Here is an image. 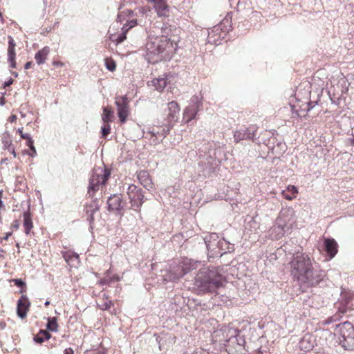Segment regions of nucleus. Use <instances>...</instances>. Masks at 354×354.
Wrapping results in <instances>:
<instances>
[{"label":"nucleus","instance_id":"f257e3e1","mask_svg":"<svg viewBox=\"0 0 354 354\" xmlns=\"http://www.w3.org/2000/svg\"><path fill=\"white\" fill-rule=\"evenodd\" d=\"M290 265L292 278L301 286H315L322 280V272L313 268L312 260L305 253L295 251Z\"/></svg>","mask_w":354,"mask_h":354},{"label":"nucleus","instance_id":"f03ea898","mask_svg":"<svg viewBox=\"0 0 354 354\" xmlns=\"http://www.w3.org/2000/svg\"><path fill=\"white\" fill-rule=\"evenodd\" d=\"M111 171L106 168L97 167L93 169L89 178L87 195L91 198L85 205L87 220L91 225L94 222V214L99 211L100 205L97 198L93 199L95 192L104 186L110 177Z\"/></svg>","mask_w":354,"mask_h":354},{"label":"nucleus","instance_id":"7ed1b4c3","mask_svg":"<svg viewBox=\"0 0 354 354\" xmlns=\"http://www.w3.org/2000/svg\"><path fill=\"white\" fill-rule=\"evenodd\" d=\"M224 282L225 277L214 267L201 269L195 278V285L203 292H214Z\"/></svg>","mask_w":354,"mask_h":354},{"label":"nucleus","instance_id":"20e7f679","mask_svg":"<svg viewBox=\"0 0 354 354\" xmlns=\"http://www.w3.org/2000/svg\"><path fill=\"white\" fill-rule=\"evenodd\" d=\"M170 39L167 36L149 37L145 44L146 53L148 59H154L153 62H158L165 57L162 54L167 51V49L172 48L170 44Z\"/></svg>","mask_w":354,"mask_h":354},{"label":"nucleus","instance_id":"39448f33","mask_svg":"<svg viewBox=\"0 0 354 354\" xmlns=\"http://www.w3.org/2000/svg\"><path fill=\"white\" fill-rule=\"evenodd\" d=\"M339 344L346 350H354V327L351 323L345 322L337 326Z\"/></svg>","mask_w":354,"mask_h":354},{"label":"nucleus","instance_id":"423d86ee","mask_svg":"<svg viewBox=\"0 0 354 354\" xmlns=\"http://www.w3.org/2000/svg\"><path fill=\"white\" fill-rule=\"evenodd\" d=\"M198 264H201V262H193L191 260H189V263L185 262L184 265L177 266L173 270H170L167 274L166 277L169 281H176L185 276L192 270L196 269Z\"/></svg>","mask_w":354,"mask_h":354},{"label":"nucleus","instance_id":"0eeeda50","mask_svg":"<svg viewBox=\"0 0 354 354\" xmlns=\"http://www.w3.org/2000/svg\"><path fill=\"white\" fill-rule=\"evenodd\" d=\"M127 194L129 196L131 207L136 211H140L145 199L142 189L131 184L129 185Z\"/></svg>","mask_w":354,"mask_h":354},{"label":"nucleus","instance_id":"6e6552de","mask_svg":"<svg viewBox=\"0 0 354 354\" xmlns=\"http://www.w3.org/2000/svg\"><path fill=\"white\" fill-rule=\"evenodd\" d=\"M202 106L201 98L196 95L193 96L190 104L184 110L183 120L187 123L194 119L198 112L202 109Z\"/></svg>","mask_w":354,"mask_h":354},{"label":"nucleus","instance_id":"1a4fd4ad","mask_svg":"<svg viewBox=\"0 0 354 354\" xmlns=\"http://www.w3.org/2000/svg\"><path fill=\"white\" fill-rule=\"evenodd\" d=\"M115 105L117 106L118 114L121 122H125L129 115V100L127 95L117 96L115 97Z\"/></svg>","mask_w":354,"mask_h":354},{"label":"nucleus","instance_id":"9d476101","mask_svg":"<svg viewBox=\"0 0 354 354\" xmlns=\"http://www.w3.org/2000/svg\"><path fill=\"white\" fill-rule=\"evenodd\" d=\"M257 128L255 126L241 128L234 133V142L238 143L243 140H253L255 138Z\"/></svg>","mask_w":354,"mask_h":354},{"label":"nucleus","instance_id":"9b49d317","mask_svg":"<svg viewBox=\"0 0 354 354\" xmlns=\"http://www.w3.org/2000/svg\"><path fill=\"white\" fill-rule=\"evenodd\" d=\"M218 238V236L216 234H212L209 236H206L204 239L205 243L207 245V248L208 250L213 249L212 248L214 246L215 244L210 243V240L213 239L214 241H216V239ZM221 250H224L225 252H231L234 250V245L231 244L229 242H227L224 239L223 241H219L216 244Z\"/></svg>","mask_w":354,"mask_h":354},{"label":"nucleus","instance_id":"f8f14e48","mask_svg":"<svg viewBox=\"0 0 354 354\" xmlns=\"http://www.w3.org/2000/svg\"><path fill=\"white\" fill-rule=\"evenodd\" d=\"M153 3V8L158 17H167L169 15V7L166 0H147Z\"/></svg>","mask_w":354,"mask_h":354},{"label":"nucleus","instance_id":"ddd939ff","mask_svg":"<svg viewBox=\"0 0 354 354\" xmlns=\"http://www.w3.org/2000/svg\"><path fill=\"white\" fill-rule=\"evenodd\" d=\"M168 113L166 118V122L168 124H172L178 120V113L180 111L179 106L177 102L171 101L167 104Z\"/></svg>","mask_w":354,"mask_h":354},{"label":"nucleus","instance_id":"4468645a","mask_svg":"<svg viewBox=\"0 0 354 354\" xmlns=\"http://www.w3.org/2000/svg\"><path fill=\"white\" fill-rule=\"evenodd\" d=\"M30 303L26 295H22L17 301V314L21 319L26 317Z\"/></svg>","mask_w":354,"mask_h":354},{"label":"nucleus","instance_id":"2eb2a0df","mask_svg":"<svg viewBox=\"0 0 354 354\" xmlns=\"http://www.w3.org/2000/svg\"><path fill=\"white\" fill-rule=\"evenodd\" d=\"M286 223L281 217L276 220L275 225L270 229V236L275 239H279L285 234Z\"/></svg>","mask_w":354,"mask_h":354},{"label":"nucleus","instance_id":"dca6fc26","mask_svg":"<svg viewBox=\"0 0 354 354\" xmlns=\"http://www.w3.org/2000/svg\"><path fill=\"white\" fill-rule=\"evenodd\" d=\"M171 128L172 124L165 122L160 127H157L156 129L153 128L151 130L149 131V133H151L152 136L157 137L160 136H162V138H165Z\"/></svg>","mask_w":354,"mask_h":354},{"label":"nucleus","instance_id":"f3484780","mask_svg":"<svg viewBox=\"0 0 354 354\" xmlns=\"http://www.w3.org/2000/svg\"><path fill=\"white\" fill-rule=\"evenodd\" d=\"M138 179L140 184L147 190L152 188V181L147 171L142 170L138 173Z\"/></svg>","mask_w":354,"mask_h":354},{"label":"nucleus","instance_id":"a211bd4d","mask_svg":"<svg viewBox=\"0 0 354 354\" xmlns=\"http://www.w3.org/2000/svg\"><path fill=\"white\" fill-rule=\"evenodd\" d=\"M299 346L301 351H309L314 347L313 338L310 335H305L299 341Z\"/></svg>","mask_w":354,"mask_h":354},{"label":"nucleus","instance_id":"6ab92c4d","mask_svg":"<svg viewBox=\"0 0 354 354\" xmlns=\"http://www.w3.org/2000/svg\"><path fill=\"white\" fill-rule=\"evenodd\" d=\"M325 250L330 258L335 256L337 252V244L333 239H326L324 241Z\"/></svg>","mask_w":354,"mask_h":354},{"label":"nucleus","instance_id":"aec40b11","mask_svg":"<svg viewBox=\"0 0 354 354\" xmlns=\"http://www.w3.org/2000/svg\"><path fill=\"white\" fill-rule=\"evenodd\" d=\"M108 205L109 209L119 211L122 209V198L119 195H113L109 198Z\"/></svg>","mask_w":354,"mask_h":354},{"label":"nucleus","instance_id":"412c9836","mask_svg":"<svg viewBox=\"0 0 354 354\" xmlns=\"http://www.w3.org/2000/svg\"><path fill=\"white\" fill-rule=\"evenodd\" d=\"M23 128H19L17 130V132L19 133L21 138L26 140V144L28 146V147L34 153H36V150L33 146V140H32V138L29 133H24L22 131Z\"/></svg>","mask_w":354,"mask_h":354},{"label":"nucleus","instance_id":"4be33fe9","mask_svg":"<svg viewBox=\"0 0 354 354\" xmlns=\"http://www.w3.org/2000/svg\"><path fill=\"white\" fill-rule=\"evenodd\" d=\"M288 192H290V194H288L286 190H283L281 192L282 196L284 198L292 201L296 197V194H297V188L294 185H289L287 187Z\"/></svg>","mask_w":354,"mask_h":354},{"label":"nucleus","instance_id":"5701e85b","mask_svg":"<svg viewBox=\"0 0 354 354\" xmlns=\"http://www.w3.org/2000/svg\"><path fill=\"white\" fill-rule=\"evenodd\" d=\"M24 227L25 229V233L29 234L30 230L32 228V222L30 217V214L28 212H24Z\"/></svg>","mask_w":354,"mask_h":354},{"label":"nucleus","instance_id":"b1692460","mask_svg":"<svg viewBox=\"0 0 354 354\" xmlns=\"http://www.w3.org/2000/svg\"><path fill=\"white\" fill-rule=\"evenodd\" d=\"M152 86L158 91H162L167 85V80L165 77L153 79L151 81Z\"/></svg>","mask_w":354,"mask_h":354},{"label":"nucleus","instance_id":"393cba45","mask_svg":"<svg viewBox=\"0 0 354 354\" xmlns=\"http://www.w3.org/2000/svg\"><path fill=\"white\" fill-rule=\"evenodd\" d=\"M113 111L109 107L103 108V113L102 115V120L104 123H109L112 121Z\"/></svg>","mask_w":354,"mask_h":354},{"label":"nucleus","instance_id":"a878e982","mask_svg":"<svg viewBox=\"0 0 354 354\" xmlns=\"http://www.w3.org/2000/svg\"><path fill=\"white\" fill-rule=\"evenodd\" d=\"M48 322L46 324V329L52 332L57 331L58 324L57 317H49L47 318Z\"/></svg>","mask_w":354,"mask_h":354},{"label":"nucleus","instance_id":"bb28decb","mask_svg":"<svg viewBox=\"0 0 354 354\" xmlns=\"http://www.w3.org/2000/svg\"><path fill=\"white\" fill-rule=\"evenodd\" d=\"M122 30V32L121 34L118 36L112 35L111 37V39L113 41L116 42L117 44L122 43L126 39V34L128 31V29H126V26H123Z\"/></svg>","mask_w":354,"mask_h":354},{"label":"nucleus","instance_id":"cd10ccee","mask_svg":"<svg viewBox=\"0 0 354 354\" xmlns=\"http://www.w3.org/2000/svg\"><path fill=\"white\" fill-rule=\"evenodd\" d=\"M8 61L10 64L12 68H16L15 62V49L12 48H8Z\"/></svg>","mask_w":354,"mask_h":354},{"label":"nucleus","instance_id":"c85d7f7f","mask_svg":"<svg viewBox=\"0 0 354 354\" xmlns=\"http://www.w3.org/2000/svg\"><path fill=\"white\" fill-rule=\"evenodd\" d=\"M10 281L13 282L17 287L21 288L20 293H24L26 291V282L21 279H12Z\"/></svg>","mask_w":354,"mask_h":354},{"label":"nucleus","instance_id":"c756f323","mask_svg":"<svg viewBox=\"0 0 354 354\" xmlns=\"http://www.w3.org/2000/svg\"><path fill=\"white\" fill-rule=\"evenodd\" d=\"M224 24V21H223L221 25L219 26H216L215 27H214V28L212 30L211 32H209V35H208V41L209 42H213L215 41V39L212 40V37H213V34L214 35H217L218 33H220V31L221 30L222 28L221 26Z\"/></svg>","mask_w":354,"mask_h":354},{"label":"nucleus","instance_id":"7c9ffc66","mask_svg":"<svg viewBox=\"0 0 354 354\" xmlns=\"http://www.w3.org/2000/svg\"><path fill=\"white\" fill-rule=\"evenodd\" d=\"M64 259L66 262L72 263L73 266H75V263H77L79 262V256L77 254H74L73 255L65 254Z\"/></svg>","mask_w":354,"mask_h":354},{"label":"nucleus","instance_id":"2f4dec72","mask_svg":"<svg viewBox=\"0 0 354 354\" xmlns=\"http://www.w3.org/2000/svg\"><path fill=\"white\" fill-rule=\"evenodd\" d=\"M35 59L38 65H40L44 60V48L39 50L35 55Z\"/></svg>","mask_w":354,"mask_h":354},{"label":"nucleus","instance_id":"473e14b6","mask_svg":"<svg viewBox=\"0 0 354 354\" xmlns=\"http://www.w3.org/2000/svg\"><path fill=\"white\" fill-rule=\"evenodd\" d=\"M101 131L102 137L106 138L110 133L111 131V127L109 124V123H106V124H104L102 127Z\"/></svg>","mask_w":354,"mask_h":354},{"label":"nucleus","instance_id":"72a5a7b5","mask_svg":"<svg viewBox=\"0 0 354 354\" xmlns=\"http://www.w3.org/2000/svg\"><path fill=\"white\" fill-rule=\"evenodd\" d=\"M39 334L41 335H37L34 337V340L37 343H42L44 341V329H40Z\"/></svg>","mask_w":354,"mask_h":354},{"label":"nucleus","instance_id":"f704fd0d","mask_svg":"<svg viewBox=\"0 0 354 354\" xmlns=\"http://www.w3.org/2000/svg\"><path fill=\"white\" fill-rule=\"evenodd\" d=\"M106 68L110 71H113L115 69L116 65L113 60L106 59Z\"/></svg>","mask_w":354,"mask_h":354},{"label":"nucleus","instance_id":"c9c22d12","mask_svg":"<svg viewBox=\"0 0 354 354\" xmlns=\"http://www.w3.org/2000/svg\"><path fill=\"white\" fill-rule=\"evenodd\" d=\"M111 305H112V301L111 300H109L107 301L104 302L102 304L100 305V308L102 310H109L111 308Z\"/></svg>","mask_w":354,"mask_h":354},{"label":"nucleus","instance_id":"e433bc0d","mask_svg":"<svg viewBox=\"0 0 354 354\" xmlns=\"http://www.w3.org/2000/svg\"><path fill=\"white\" fill-rule=\"evenodd\" d=\"M137 24L136 20H131L128 21V24H124L123 26H126V29H128V30L135 26Z\"/></svg>","mask_w":354,"mask_h":354},{"label":"nucleus","instance_id":"4c0bfd02","mask_svg":"<svg viewBox=\"0 0 354 354\" xmlns=\"http://www.w3.org/2000/svg\"><path fill=\"white\" fill-rule=\"evenodd\" d=\"M170 28L169 27H167V26H163L162 28H161V36L162 37V35L164 36H167L168 37V34L169 32H170Z\"/></svg>","mask_w":354,"mask_h":354},{"label":"nucleus","instance_id":"58836bf2","mask_svg":"<svg viewBox=\"0 0 354 354\" xmlns=\"http://www.w3.org/2000/svg\"><path fill=\"white\" fill-rule=\"evenodd\" d=\"M8 48H15V42L11 36L8 37Z\"/></svg>","mask_w":354,"mask_h":354},{"label":"nucleus","instance_id":"ea45409f","mask_svg":"<svg viewBox=\"0 0 354 354\" xmlns=\"http://www.w3.org/2000/svg\"><path fill=\"white\" fill-rule=\"evenodd\" d=\"M317 104V102H313V101H310L307 103V109H306V111H310L315 106V104Z\"/></svg>","mask_w":354,"mask_h":354},{"label":"nucleus","instance_id":"a19ab883","mask_svg":"<svg viewBox=\"0 0 354 354\" xmlns=\"http://www.w3.org/2000/svg\"><path fill=\"white\" fill-rule=\"evenodd\" d=\"M13 82H14L13 79L10 78L8 81H6L4 82V84H3V88H6V87L10 86L11 84H13Z\"/></svg>","mask_w":354,"mask_h":354},{"label":"nucleus","instance_id":"79ce46f5","mask_svg":"<svg viewBox=\"0 0 354 354\" xmlns=\"http://www.w3.org/2000/svg\"><path fill=\"white\" fill-rule=\"evenodd\" d=\"M19 225H20V222L18 220H16L15 221H13V223H12V227L14 228V229H18L19 227Z\"/></svg>","mask_w":354,"mask_h":354},{"label":"nucleus","instance_id":"37998d69","mask_svg":"<svg viewBox=\"0 0 354 354\" xmlns=\"http://www.w3.org/2000/svg\"><path fill=\"white\" fill-rule=\"evenodd\" d=\"M4 145H5V147L8 149V150H10V149L11 147H12V142H11V141H10H10H7V140H6V141H4Z\"/></svg>","mask_w":354,"mask_h":354},{"label":"nucleus","instance_id":"c03bdc74","mask_svg":"<svg viewBox=\"0 0 354 354\" xmlns=\"http://www.w3.org/2000/svg\"><path fill=\"white\" fill-rule=\"evenodd\" d=\"M289 245L290 244L288 243H286L283 247V250L286 252H289V253H291V251L289 249Z\"/></svg>","mask_w":354,"mask_h":354},{"label":"nucleus","instance_id":"a18cd8bd","mask_svg":"<svg viewBox=\"0 0 354 354\" xmlns=\"http://www.w3.org/2000/svg\"><path fill=\"white\" fill-rule=\"evenodd\" d=\"M12 235V232H7L6 234H5V236H3L1 241V243H2L3 240H5V241H7L8 239V238Z\"/></svg>","mask_w":354,"mask_h":354},{"label":"nucleus","instance_id":"49530a36","mask_svg":"<svg viewBox=\"0 0 354 354\" xmlns=\"http://www.w3.org/2000/svg\"><path fill=\"white\" fill-rule=\"evenodd\" d=\"M73 350L71 348H67L64 350V354H73Z\"/></svg>","mask_w":354,"mask_h":354},{"label":"nucleus","instance_id":"de8ad7c7","mask_svg":"<svg viewBox=\"0 0 354 354\" xmlns=\"http://www.w3.org/2000/svg\"><path fill=\"white\" fill-rule=\"evenodd\" d=\"M352 138H350L348 139V142L350 143L351 145L354 147V133H352Z\"/></svg>","mask_w":354,"mask_h":354},{"label":"nucleus","instance_id":"09e8293b","mask_svg":"<svg viewBox=\"0 0 354 354\" xmlns=\"http://www.w3.org/2000/svg\"><path fill=\"white\" fill-rule=\"evenodd\" d=\"M32 65V62H28L26 63L25 66H24V68L25 69H29L31 66Z\"/></svg>","mask_w":354,"mask_h":354},{"label":"nucleus","instance_id":"8fccbe9b","mask_svg":"<svg viewBox=\"0 0 354 354\" xmlns=\"http://www.w3.org/2000/svg\"><path fill=\"white\" fill-rule=\"evenodd\" d=\"M2 194H3L2 190H0V209L3 207V201L1 200Z\"/></svg>","mask_w":354,"mask_h":354},{"label":"nucleus","instance_id":"3c124183","mask_svg":"<svg viewBox=\"0 0 354 354\" xmlns=\"http://www.w3.org/2000/svg\"><path fill=\"white\" fill-rule=\"evenodd\" d=\"M9 120H10V122H14V121H15L17 120V116L15 115H12L10 117Z\"/></svg>","mask_w":354,"mask_h":354},{"label":"nucleus","instance_id":"603ef678","mask_svg":"<svg viewBox=\"0 0 354 354\" xmlns=\"http://www.w3.org/2000/svg\"><path fill=\"white\" fill-rule=\"evenodd\" d=\"M5 104V98L3 96H2L0 98V105L3 106Z\"/></svg>","mask_w":354,"mask_h":354},{"label":"nucleus","instance_id":"864d4df0","mask_svg":"<svg viewBox=\"0 0 354 354\" xmlns=\"http://www.w3.org/2000/svg\"><path fill=\"white\" fill-rule=\"evenodd\" d=\"M111 280L118 281L120 280V277L118 275H114Z\"/></svg>","mask_w":354,"mask_h":354},{"label":"nucleus","instance_id":"5fc2aeb1","mask_svg":"<svg viewBox=\"0 0 354 354\" xmlns=\"http://www.w3.org/2000/svg\"><path fill=\"white\" fill-rule=\"evenodd\" d=\"M51 335H50V333H48V331H47L46 330V341L49 339L50 338Z\"/></svg>","mask_w":354,"mask_h":354},{"label":"nucleus","instance_id":"6e6d98bb","mask_svg":"<svg viewBox=\"0 0 354 354\" xmlns=\"http://www.w3.org/2000/svg\"><path fill=\"white\" fill-rule=\"evenodd\" d=\"M10 151H11V153L13 154V156L15 157L16 156V153H15V148L12 147L9 150Z\"/></svg>","mask_w":354,"mask_h":354},{"label":"nucleus","instance_id":"4d7b16f0","mask_svg":"<svg viewBox=\"0 0 354 354\" xmlns=\"http://www.w3.org/2000/svg\"><path fill=\"white\" fill-rule=\"evenodd\" d=\"M106 283H107V281H106V279H102V280L100 281V284H102V285H104V284H106Z\"/></svg>","mask_w":354,"mask_h":354},{"label":"nucleus","instance_id":"13d9d810","mask_svg":"<svg viewBox=\"0 0 354 354\" xmlns=\"http://www.w3.org/2000/svg\"><path fill=\"white\" fill-rule=\"evenodd\" d=\"M138 10L140 13H144L145 12V9L144 8H140Z\"/></svg>","mask_w":354,"mask_h":354},{"label":"nucleus","instance_id":"bf43d9fd","mask_svg":"<svg viewBox=\"0 0 354 354\" xmlns=\"http://www.w3.org/2000/svg\"><path fill=\"white\" fill-rule=\"evenodd\" d=\"M12 75H14L15 77L18 76V73L17 72H12Z\"/></svg>","mask_w":354,"mask_h":354},{"label":"nucleus","instance_id":"052dcab7","mask_svg":"<svg viewBox=\"0 0 354 354\" xmlns=\"http://www.w3.org/2000/svg\"><path fill=\"white\" fill-rule=\"evenodd\" d=\"M49 304V301H46V306H48Z\"/></svg>","mask_w":354,"mask_h":354},{"label":"nucleus","instance_id":"680f3d73","mask_svg":"<svg viewBox=\"0 0 354 354\" xmlns=\"http://www.w3.org/2000/svg\"><path fill=\"white\" fill-rule=\"evenodd\" d=\"M156 140H157V138H155V140H153V142H156Z\"/></svg>","mask_w":354,"mask_h":354},{"label":"nucleus","instance_id":"e2e57ef3","mask_svg":"<svg viewBox=\"0 0 354 354\" xmlns=\"http://www.w3.org/2000/svg\"><path fill=\"white\" fill-rule=\"evenodd\" d=\"M156 140H157V138H155V140H153V142H156Z\"/></svg>","mask_w":354,"mask_h":354}]
</instances>
